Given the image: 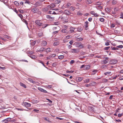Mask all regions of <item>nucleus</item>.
I'll return each instance as SVG.
<instances>
[{
    "label": "nucleus",
    "instance_id": "f257e3e1",
    "mask_svg": "<svg viewBox=\"0 0 123 123\" xmlns=\"http://www.w3.org/2000/svg\"><path fill=\"white\" fill-rule=\"evenodd\" d=\"M35 23L39 26H43L42 28H45L48 25L47 24L44 25V26H43V22L41 20H36L35 21Z\"/></svg>",
    "mask_w": 123,
    "mask_h": 123
},
{
    "label": "nucleus",
    "instance_id": "f03ea898",
    "mask_svg": "<svg viewBox=\"0 0 123 123\" xmlns=\"http://www.w3.org/2000/svg\"><path fill=\"white\" fill-rule=\"evenodd\" d=\"M32 12L34 13H37L38 14H41V12L39 11L38 8L36 7H32L31 9Z\"/></svg>",
    "mask_w": 123,
    "mask_h": 123
},
{
    "label": "nucleus",
    "instance_id": "7ed1b4c3",
    "mask_svg": "<svg viewBox=\"0 0 123 123\" xmlns=\"http://www.w3.org/2000/svg\"><path fill=\"white\" fill-rule=\"evenodd\" d=\"M109 61V58L106 57L105 58V59L102 61V63L104 64L108 63Z\"/></svg>",
    "mask_w": 123,
    "mask_h": 123
},
{
    "label": "nucleus",
    "instance_id": "20e7f679",
    "mask_svg": "<svg viewBox=\"0 0 123 123\" xmlns=\"http://www.w3.org/2000/svg\"><path fill=\"white\" fill-rule=\"evenodd\" d=\"M79 50L78 49H71L70 51L71 52L74 53H78L79 52Z\"/></svg>",
    "mask_w": 123,
    "mask_h": 123
},
{
    "label": "nucleus",
    "instance_id": "39448f33",
    "mask_svg": "<svg viewBox=\"0 0 123 123\" xmlns=\"http://www.w3.org/2000/svg\"><path fill=\"white\" fill-rule=\"evenodd\" d=\"M76 28H74L72 26H71L70 28L69 31H68V33H71L74 32V30Z\"/></svg>",
    "mask_w": 123,
    "mask_h": 123
},
{
    "label": "nucleus",
    "instance_id": "423d86ee",
    "mask_svg": "<svg viewBox=\"0 0 123 123\" xmlns=\"http://www.w3.org/2000/svg\"><path fill=\"white\" fill-rule=\"evenodd\" d=\"M88 22L86 21L85 22V24L84 26L85 27V29L86 30H87L88 29Z\"/></svg>",
    "mask_w": 123,
    "mask_h": 123
},
{
    "label": "nucleus",
    "instance_id": "0eeeda50",
    "mask_svg": "<svg viewBox=\"0 0 123 123\" xmlns=\"http://www.w3.org/2000/svg\"><path fill=\"white\" fill-rule=\"evenodd\" d=\"M23 104L26 107H29L31 106V104L26 102H24Z\"/></svg>",
    "mask_w": 123,
    "mask_h": 123
},
{
    "label": "nucleus",
    "instance_id": "6e6552de",
    "mask_svg": "<svg viewBox=\"0 0 123 123\" xmlns=\"http://www.w3.org/2000/svg\"><path fill=\"white\" fill-rule=\"evenodd\" d=\"M38 89L40 91H41L42 92H43L45 93H47V91L41 87H38Z\"/></svg>",
    "mask_w": 123,
    "mask_h": 123
},
{
    "label": "nucleus",
    "instance_id": "1a4fd4ad",
    "mask_svg": "<svg viewBox=\"0 0 123 123\" xmlns=\"http://www.w3.org/2000/svg\"><path fill=\"white\" fill-rule=\"evenodd\" d=\"M11 120V118H8L2 121L3 122H5V123H7L8 122L10 121Z\"/></svg>",
    "mask_w": 123,
    "mask_h": 123
},
{
    "label": "nucleus",
    "instance_id": "9d476101",
    "mask_svg": "<svg viewBox=\"0 0 123 123\" xmlns=\"http://www.w3.org/2000/svg\"><path fill=\"white\" fill-rule=\"evenodd\" d=\"M76 79L77 81L80 82L82 80V77H77L76 78Z\"/></svg>",
    "mask_w": 123,
    "mask_h": 123
},
{
    "label": "nucleus",
    "instance_id": "9b49d317",
    "mask_svg": "<svg viewBox=\"0 0 123 123\" xmlns=\"http://www.w3.org/2000/svg\"><path fill=\"white\" fill-rule=\"evenodd\" d=\"M118 11V9L117 7H115L114 9V11L112 12V13L113 14H115Z\"/></svg>",
    "mask_w": 123,
    "mask_h": 123
},
{
    "label": "nucleus",
    "instance_id": "f8f14e48",
    "mask_svg": "<svg viewBox=\"0 0 123 123\" xmlns=\"http://www.w3.org/2000/svg\"><path fill=\"white\" fill-rule=\"evenodd\" d=\"M55 5L53 4H51L48 6V7H49L50 8H53L55 7Z\"/></svg>",
    "mask_w": 123,
    "mask_h": 123
},
{
    "label": "nucleus",
    "instance_id": "ddd939ff",
    "mask_svg": "<svg viewBox=\"0 0 123 123\" xmlns=\"http://www.w3.org/2000/svg\"><path fill=\"white\" fill-rule=\"evenodd\" d=\"M78 45H79V47L80 49H82L83 48L84 46L80 43H78Z\"/></svg>",
    "mask_w": 123,
    "mask_h": 123
},
{
    "label": "nucleus",
    "instance_id": "4468645a",
    "mask_svg": "<svg viewBox=\"0 0 123 123\" xmlns=\"http://www.w3.org/2000/svg\"><path fill=\"white\" fill-rule=\"evenodd\" d=\"M77 31L79 32H81L83 30V28L79 26L77 28Z\"/></svg>",
    "mask_w": 123,
    "mask_h": 123
},
{
    "label": "nucleus",
    "instance_id": "2eb2a0df",
    "mask_svg": "<svg viewBox=\"0 0 123 123\" xmlns=\"http://www.w3.org/2000/svg\"><path fill=\"white\" fill-rule=\"evenodd\" d=\"M64 13L66 14L69 15L71 14L70 12L68 10H65L64 11Z\"/></svg>",
    "mask_w": 123,
    "mask_h": 123
},
{
    "label": "nucleus",
    "instance_id": "dca6fc26",
    "mask_svg": "<svg viewBox=\"0 0 123 123\" xmlns=\"http://www.w3.org/2000/svg\"><path fill=\"white\" fill-rule=\"evenodd\" d=\"M60 18L62 20L64 21L66 20V15L64 16V15H62Z\"/></svg>",
    "mask_w": 123,
    "mask_h": 123
},
{
    "label": "nucleus",
    "instance_id": "f3484780",
    "mask_svg": "<svg viewBox=\"0 0 123 123\" xmlns=\"http://www.w3.org/2000/svg\"><path fill=\"white\" fill-rule=\"evenodd\" d=\"M118 77H119V79L120 80H123V76H122L121 75L119 74L118 75Z\"/></svg>",
    "mask_w": 123,
    "mask_h": 123
},
{
    "label": "nucleus",
    "instance_id": "a211bd4d",
    "mask_svg": "<svg viewBox=\"0 0 123 123\" xmlns=\"http://www.w3.org/2000/svg\"><path fill=\"white\" fill-rule=\"evenodd\" d=\"M117 62V60H112L111 62V63L112 64H114L116 63Z\"/></svg>",
    "mask_w": 123,
    "mask_h": 123
},
{
    "label": "nucleus",
    "instance_id": "6ab92c4d",
    "mask_svg": "<svg viewBox=\"0 0 123 123\" xmlns=\"http://www.w3.org/2000/svg\"><path fill=\"white\" fill-rule=\"evenodd\" d=\"M90 66L89 65H87L85 66L84 68V69L88 70L90 69Z\"/></svg>",
    "mask_w": 123,
    "mask_h": 123
},
{
    "label": "nucleus",
    "instance_id": "aec40b11",
    "mask_svg": "<svg viewBox=\"0 0 123 123\" xmlns=\"http://www.w3.org/2000/svg\"><path fill=\"white\" fill-rule=\"evenodd\" d=\"M92 2V1L91 0H86V3L88 4H90Z\"/></svg>",
    "mask_w": 123,
    "mask_h": 123
},
{
    "label": "nucleus",
    "instance_id": "412c9836",
    "mask_svg": "<svg viewBox=\"0 0 123 123\" xmlns=\"http://www.w3.org/2000/svg\"><path fill=\"white\" fill-rule=\"evenodd\" d=\"M59 43V42L58 41H55L53 45L54 46H56L58 45Z\"/></svg>",
    "mask_w": 123,
    "mask_h": 123
},
{
    "label": "nucleus",
    "instance_id": "4be33fe9",
    "mask_svg": "<svg viewBox=\"0 0 123 123\" xmlns=\"http://www.w3.org/2000/svg\"><path fill=\"white\" fill-rule=\"evenodd\" d=\"M61 31L64 33L66 34L68 33V31H67L66 29H63Z\"/></svg>",
    "mask_w": 123,
    "mask_h": 123
},
{
    "label": "nucleus",
    "instance_id": "5701e85b",
    "mask_svg": "<svg viewBox=\"0 0 123 123\" xmlns=\"http://www.w3.org/2000/svg\"><path fill=\"white\" fill-rule=\"evenodd\" d=\"M19 84L20 86L23 87L25 88L26 87V85L21 82H20L19 83Z\"/></svg>",
    "mask_w": 123,
    "mask_h": 123
},
{
    "label": "nucleus",
    "instance_id": "b1692460",
    "mask_svg": "<svg viewBox=\"0 0 123 123\" xmlns=\"http://www.w3.org/2000/svg\"><path fill=\"white\" fill-rule=\"evenodd\" d=\"M91 86H94L96 85V83L94 81H92L91 83H90Z\"/></svg>",
    "mask_w": 123,
    "mask_h": 123
},
{
    "label": "nucleus",
    "instance_id": "393cba45",
    "mask_svg": "<svg viewBox=\"0 0 123 123\" xmlns=\"http://www.w3.org/2000/svg\"><path fill=\"white\" fill-rule=\"evenodd\" d=\"M47 44V42L45 41H43L42 42V44L43 46H45Z\"/></svg>",
    "mask_w": 123,
    "mask_h": 123
},
{
    "label": "nucleus",
    "instance_id": "a878e982",
    "mask_svg": "<svg viewBox=\"0 0 123 123\" xmlns=\"http://www.w3.org/2000/svg\"><path fill=\"white\" fill-rule=\"evenodd\" d=\"M105 10L106 12L107 13H109L110 12V10L109 8L107 7L105 9Z\"/></svg>",
    "mask_w": 123,
    "mask_h": 123
},
{
    "label": "nucleus",
    "instance_id": "bb28decb",
    "mask_svg": "<svg viewBox=\"0 0 123 123\" xmlns=\"http://www.w3.org/2000/svg\"><path fill=\"white\" fill-rule=\"evenodd\" d=\"M50 9L49 7H48V6L47 7H45L43 9V11H48V10Z\"/></svg>",
    "mask_w": 123,
    "mask_h": 123
},
{
    "label": "nucleus",
    "instance_id": "cd10ccee",
    "mask_svg": "<svg viewBox=\"0 0 123 123\" xmlns=\"http://www.w3.org/2000/svg\"><path fill=\"white\" fill-rule=\"evenodd\" d=\"M28 80L29 81L32 83H35V81H33V80L31 78H28Z\"/></svg>",
    "mask_w": 123,
    "mask_h": 123
},
{
    "label": "nucleus",
    "instance_id": "c85d7f7f",
    "mask_svg": "<svg viewBox=\"0 0 123 123\" xmlns=\"http://www.w3.org/2000/svg\"><path fill=\"white\" fill-rule=\"evenodd\" d=\"M97 71V70H92V75H94L95 74Z\"/></svg>",
    "mask_w": 123,
    "mask_h": 123
},
{
    "label": "nucleus",
    "instance_id": "c756f323",
    "mask_svg": "<svg viewBox=\"0 0 123 123\" xmlns=\"http://www.w3.org/2000/svg\"><path fill=\"white\" fill-rule=\"evenodd\" d=\"M30 57L33 59H35L36 58V56L33 55H32L29 56Z\"/></svg>",
    "mask_w": 123,
    "mask_h": 123
},
{
    "label": "nucleus",
    "instance_id": "7c9ffc66",
    "mask_svg": "<svg viewBox=\"0 0 123 123\" xmlns=\"http://www.w3.org/2000/svg\"><path fill=\"white\" fill-rule=\"evenodd\" d=\"M44 50V48L43 47H41L39 49H38V52H42Z\"/></svg>",
    "mask_w": 123,
    "mask_h": 123
},
{
    "label": "nucleus",
    "instance_id": "2f4dec72",
    "mask_svg": "<svg viewBox=\"0 0 123 123\" xmlns=\"http://www.w3.org/2000/svg\"><path fill=\"white\" fill-rule=\"evenodd\" d=\"M64 55H61L58 56V58L59 59H61L64 58Z\"/></svg>",
    "mask_w": 123,
    "mask_h": 123
},
{
    "label": "nucleus",
    "instance_id": "473e14b6",
    "mask_svg": "<svg viewBox=\"0 0 123 123\" xmlns=\"http://www.w3.org/2000/svg\"><path fill=\"white\" fill-rule=\"evenodd\" d=\"M71 5V4L69 3H68L66 5V7H69Z\"/></svg>",
    "mask_w": 123,
    "mask_h": 123
},
{
    "label": "nucleus",
    "instance_id": "72a5a7b5",
    "mask_svg": "<svg viewBox=\"0 0 123 123\" xmlns=\"http://www.w3.org/2000/svg\"><path fill=\"white\" fill-rule=\"evenodd\" d=\"M59 31H54L52 33L53 35H56L58 32Z\"/></svg>",
    "mask_w": 123,
    "mask_h": 123
},
{
    "label": "nucleus",
    "instance_id": "f704fd0d",
    "mask_svg": "<svg viewBox=\"0 0 123 123\" xmlns=\"http://www.w3.org/2000/svg\"><path fill=\"white\" fill-rule=\"evenodd\" d=\"M46 51L47 52H49L51 51L50 49L49 48H47L46 49Z\"/></svg>",
    "mask_w": 123,
    "mask_h": 123
},
{
    "label": "nucleus",
    "instance_id": "c9c22d12",
    "mask_svg": "<svg viewBox=\"0 0 123 123\" xmlns=\"http://www.w3.org/2000/svg\"><path fill=\"white\" fill-rule=\"evenodd\" d=\"M107 42L106 43H105V45H106V46H108V45H110V44L109 43V42H110V41H109V40H108L107 41Z\"/></svg>",
    "mask_w": 123,
    "mask_h": 123
},
{
    "label": "nucleus",
    "instance_id": "e433bc0d",
    "mask_svg": "<svg viewBox=\"0 0 123 123\" xmlns=\"http://www.w3.org/2000/svg\"><path fill=\"white\" fill-rule=\"evenodd\" d=\"M111 72H106L104 73V74L106 75L107 74L110 75L111 74Z\"/></svg>",
    "mask_w": 123,
    "mask_h": 123
},
{
    "label": "nucleus",
    "instance_id": "4c0bfd02",
    "mask_svg": "<svg viewBox=\"0 0 123 123\" xmlns=\"http://www.w3.org/2000/svg\"><path fill=\"white\" fill-rule=\"evenodd\" d=\"M117 3V1L115 0H113L112 2V3L113 5H115Z\"/></svg>",
    "mask_w": 123,
    "mask_h": 123
},
{
    "label": "nucleus",
    "instance_id": "58836bf2",
    "mask_svg": "<svg viewBox=\"0 0 123 123\" xmlns=\"http://www.w3.org/2000/svg\"><path fill=\"white\" fill-rule=\"evenodd\" d=\"M83 40V38H80L77 39V41H81Z\"/></svg>",
    "mask_w": 123,
    "mask_h": 123
},
{
    "label": "nucleus",
    "instance_id": "ea45409f",
    "mask_svg": "<svg viewBox=\"0 0 123 123\" xmlns=\"http://www.w3.org/2000/svg\"><path fill=\"white\" fill-rule=\"evenodd\" d=\"M55 56L56 55L55 54H51L50 55V56L51 58L55 57Z\"/></svg>",
    "mask_w": 123,
    "mask_h": 123
},
{
    "label": "nucleus",
    "instance_id": "a19ab883",
    "mask_svg": "<svg viewBox=\"0 0 123 123\" xmlns=\"http://www.w3.org/2000/svg\"><path fill=\"white\" fill-rule=\"evenodd\" d=\"M14 4L15 5L17 6H18L19 5V4L17 1H15L14 2Z\"/></svg>",
    "mask_w": 123,
    "mask_h": 123
},
{
    "label": "nucleus",
    "instance_id": "79ce46f5",
    "mask_svg": "<svg viewBox=\"0 0 123 123\" xmlns=\"http://www.w3.org/2000/svg\"><path fill=\"white\" fill-rule=\"evenodd\" d=\"M70 9L71 10H72L73 11L75 9V8L73 6H71L70 7Z\"/></svg>",
    "mask_w": 123,
    "mask_h": 123
},
{
    "label": "nucleus",
    "instance_id": "37998d69",
    "mask_svg": "<svg viewBox=\"0 0 123 123\" xmlns=\"http://www.w3.org/2000/svg\"><path fill=\"white\" fill-rule=\"evenodd\" d=\"M99 20L101 22H104V19L103 18H100Z\"/></svg>",
    "mask_w": 123,
    "mask_h": 123
},
{
    "label": "nucleus",
    "instance_id": "c03bdc74",
    "mask_svg": "<svg viewBox=\"0 0 123 123\" xmlns=\"http://www.w3.org/2000/svg\"><path fill=\"white\" fill-rule=\"evenodd\" d=\"M18 11L21 13H23L24 12V11L22 10L19 9L18 10Z\"/></svg>",
    "mask_w": 123,
    "mask_h": 123
},
{
    "label": "nucleus",
    "instance_id": "a18cd8bd",
    "mask_svg": "<svg viewBox=\"0 0 123 123\" xmlns=\"http://www.w3.org/2000/svg\"><path fill=\"white\" fill-rule=\"evenodd\" d=\"M117 48H118L121 49L123 48V46L122 45H120L117 46Z\"/></svg>",
    "mask_w": 123,
    "mask_h": 123
},
{
    "label": "nucleus",
    "instance_id": "49530a36",
    "mask_svg": "<svg viewBox=\"0 0 123 123\" xmlns=\"http://www.w3.org/2000/svg\"><path fill=\"white\" fill-rule=\"evenodd\" d=\"M43 34V33L42 32L38 33V36H39L40 37H41L42 36Z\"/></svg>",
    "mask_w": 123,
    "mask_h": 123
},
{
    "label": "nucleus",
    "instance_id": "de8ad7c7",
    "mask_svg": "<svg viewBox=\"0 0 123 123\" xmlns=\"http://www.w3.org/2000/svg\"><path fill=\"white\" fill-rule=\"evenodd\" d=\"M44 119L45 120L49 122H50V120H49V119L48 118H47L44 117Z\"/></svg>",
    "mask_w": 123,
    "mask_h": 123
},
{
    "label": "nucleus",
    "instance_id": "09e8293b",
    "mask_svg": "<svg viewBox=\"0 0 123 123\" xmlns=\"http://www.w3.org/2000/svg\"><path fill=\"white\" fill-rule=\"evenodd\" d=\"M66 72L67 73H73V72H74V71H72L71 70V71H68V70H67L66 71Z\"/></svg>",
    "mask_w": 123,
    "mask_h": 123
},
{
    "label": "nucleus",
    "instance_id": "8fccbe9b",
    "mask_svg": "<svg viewBox=\"0 0 123 123\" xmlns=\"http://www.w3.org/2000/svg\"><path fill=\"white\" fill-rule=\"evenodd\" d=\"M110 48V46L106 47L104 48V49L105 50H108Z\"/></svg>",
    "mask_w": 123,
    "mask_h": 123
},
{
    "label": "nucleus",
    "instance_id": "3c124183",
    "mask_svg": "<svg viewBox=\"0 0 123 123\" xmlns=\"http://www.w3.org/2000/svg\"><path fill=\"white\" fill-rule=\"evenodd\" d=\"M24 23H25V24H26V25H27L28 24V23H27L26 21L25 20V19H23V20H22H22Z\"/></svg>",
    "mask_w": 123,
    "mask_h": 123
},
{
    "label": "nucleus",
    "instance_id": "603ef678",
    "mask_svg": "<svg viewBox=\"0 0 123 123\" xmlns=\"http://www.w3.org/2000/svg\"><path fill=\"white\" fill-rule=\"evenodd\" d=\"M60 2V0H56L55 1L56 3L58 4Z\"/></svg>",
    "mask_w": 123,
    "mask_h": 123
},
{
    "label": "nucleus",
    "instance_id": "864d4df0",
    "mask_svg": "<svg viewBox=\"0 0 123 123\" xmlns=\"http://www.w3.org/2000/svg\"><path fill=\"white\" fill-rule=\"evenodd\" d=\"M18 16L21 18L22 20V18L23 17V16L21 14H18Z\"/></svg>",
    "mask_w": 123,
    "mask_h": 123
},
{
    "label": "nucleus",
    "instance_id": "5fc2aeb1",
    "mask_svg": "<svg viewBox=\"0 0 123 123\" xmlns=\"http://www.w3.org/2000/svg\"><path fill=\"white\" fill-rule=\"evenodd\" d=\"M102 3L101 2H98L96 3V4L97 5H101Z\"/></svg>",
    "mask_w": 123,
    "mask_h": 123
},
{
    "label": "nucleus",
    "instance_id": "6e6d98bb",
    "mask_svg": "<svg viewBox=\"0 0 123 123\" xmlns=\"http://www.w3.org/2000/svg\"><path fill=\"white\" fill-rule=\"evenodd\" d=\"M96 13H95L94 11H91V12H90V13L91 14H92V15H93L94 16V15H95V14Z\"/></svg>",
    "mask_w": 123,
    "mask_h": 123
},
{
    "label": "nucleus",
    "instance_id": "4d7b16f0",
    "mask_svg": "<svg viewBox=\"0 0 123 123\" xmlns=\"http://www.w3.org/2000/svg\"><path fill=\"white\" fill-rule=\"evenodd\" d=\"M89 79H86L85 80V82L86 83H88L89 82Z\"/></svg>",
    "mask_w": 123,
    "mask_h": 123
},
{
    "label": "nucleus",
    "instance_id": "13d9d810",
    "mask_svg": "<svg viewBox=\"0 0 123 123\" xmlns=\"http://www.w3.org/2000/svg\"><path fill=\"white\" fill-rule=\"evenodd\" d=\"M53 12H54V11H53L52 10L49 11V13L50 14H53Z\"/></svg>",
    "mask_w": 123,
    "mask_h": 123
},
{
    "label": "nucleus",
    "instance_id": "bf43d9fd",
    "mask_svg": "<svg viewBox=\"0 0 123 123\" xmlns=\"http://www.w3.org/2000/svg\"><path fill=\"white\" fill-rule=\"evenodd\" d=\"M77 14L78 15H80L81 16H82V13H80L79 12H78L77 13Z\"/></svg>",
    "mask_w": 123,
    "mask_h": 123
},
{
    "label": "nucleus",
    "instance_id": "052dcab7",
    "mask_svg": "<svg viewBox=\"0 0 123 123\" xmlns=\"http://www.w3.org/2000/svg\"><path fill=\"white\" fill-rule=\"evenodd\" d=\"M118 77V75H116L115 77L113 78V79L114 80L116 79V78Z\"/></svg>",
    "mask_w": 123,
    "mask_h": 123
},
{
    "label": "nucleus",
    "instance_id": "680f3d73",
    "mask_svg": "<svg viewBox=\"0 0 123 123\" xmlns=\"http://www.w3.org/2000/svg\"><path fill=\"white\" fill-rule=\"evenodd\" d=\"M70 36L69 35H68L66 37V38L67 39H69L70 38Z\"/></svg>",
    "mask_w": 123,
    "mask_h": 123
},
{
    "label": "nucleus",
    "instance_id": "e2e57ef3",
    "mask_svg": "<svg viewBox=\"0 0 123 123\" xmlns=\"http://www.w3.org/2000/svg\"><path fill=\"white\" fill-rule=\"evenodd\" d=\"M80 54L81 55H85L86 54V53L84 52L81 51L80 53Z\"/></svg>",
    "mask_w": 123,
    "mask_h": 123
},
{
    "label": "nucleus",
    "instance_id": "0e129e2a",
    "mask_svg": "<svg viewBox=\"0 0 123 123\" xmlns=\"http://www.w3.org/2000/svg\"><path fill=\"white\" fill-rule=\"evenodd\" d=\"M52 85H48L47 86V87L48 88H51L52 87Z\"/></svg>",
    "mask_w": 123,
    "mask_h": 123
},
{
    "label": "nucleus",
    "instance_id": "69168bd1",
    "mask_svg": "<svg viewBox=\"0 0 123 123\" xmlns=\"http://www.w3.org/2000/svg\"><path fill=\"white\" fill-rule=\"evenodd\" d=\"M74 60H72L70 61V63L71 64H73V63H74Z\"/></svg>",
    "mask_w": 123,
    "mask_h": 123
},
{
    "label": "nucleus",
    "instance_id": "338daca9",
    "mask_svg": "<svg viewBox=\"0 0 123 123\" xmlns=\"http://www.w3.org/2000/svg\"><path fill=\"white\" fill-rule=\"evenodd\" d=\"M37 100H32V102L33 103H37Z\"/></svg>",
    "mask_w": 123,
    "mask_h": 123
},
{
    "label": "nucleus",
    "instance_id": "774afa93",
    "mask_svg": "<svg viewBox=\"0 0 123 123\" xmlns=\"http://www.w3.org/2000/svg\"><path fill=\"white\" fill-rule=\"evenodd\" d=\"M92 20V18H88V20L90 22H91Z\"/></svg>",
    "mask_w": 123,
    "mask_h": 123
}]
</instances>
